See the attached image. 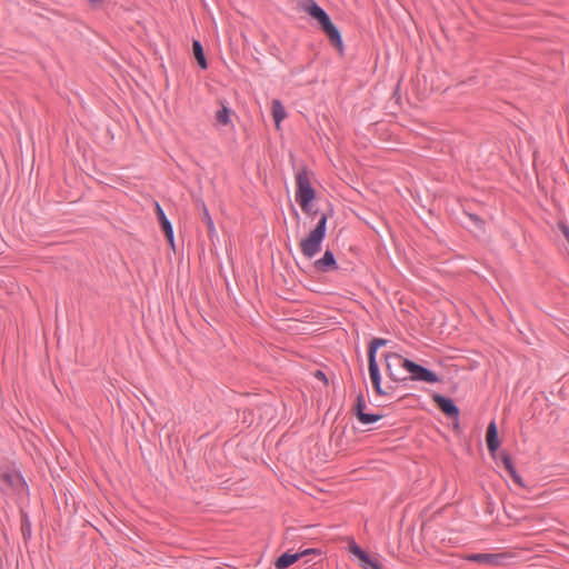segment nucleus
Instances as JSON below:
<instances>
[{"label": "nucleus", "mask_w": 569, "mask_h": 569, "mask_svg": "<svg viewBox=\"0 0 569 569\" xmlns=\"http://www.w3.org/2000/svg\"><path fill=\"white\" fill-rule=\"evenodd\" d=\"M327 221L328 214L321 213L315 229L300 242L301 252L306 258L311 259L320 251L327 232Z\"/></svg>", "instance_id": "obj_1"}, {"label": "nucleus", "mask_w": 569, "mask_h": 569, "mask_svg": "<svg viewBox=\"0 0 569 569\" xmlns=\"http://www.w3.org/2000/svg\"><path fill=\"white\" fill-rule=\"evenodd\" d=\"M316 199V190L311 186L310 172L302 168L296 173V201L303 212H308V204Z\"/></svg>", "instance_id": "obj_2"}, {"label": "nucleus", "mask_w": 569, "mask_h": 569, "mask_svg": "<svg viewBox=\"0 0 569 569\" xmlns=\"http://www.w3.org/2000/svg\"><path fill=\"white\" fill-rule=\"evenodd\" d=\"M385 362L387 375L392 381L403 382L408 380L407 376H402V371H406V362H409V359L396 352H388L385 355Z\"/></svg>", "instance_id": "obj_3"}, {"label": "nucleus", "mask_w": 569, "mask_h": 569, "mask_svg": "<svg viewBox=\"0 0 569 569\" xmlns=\"http://www.w3.org/2000/svg\"><path fill=\"white\" fill-rule=\"evenodd\" d=\"M27 488L26 480L21 473L14 469H6L0 473V490L4 493L9 491L20 493Z\"/></svg>", "instance_id": "obj_4"}, {"label": "nucleus", "mask_w": 569, "mask_h": 569, "mask_svg": "<svg viewBox=\"0 0 569 569\" xmlns=\"http://www.w3.org/2000/svg\"><path fill=\"white\" fill-rule=\"evenodd\" d=\"M406 371L409 373L408 379L410 380L422 381L427 383H436L440 380L436 372L419 363H416L412 360L406 362Z\"/></svg>", "instance_id": "obj_5"}, {"label": "nucleus", "mask_w": 569, "mask_h": 569, "mask_svg": "<svg viewBox=\"0 0 569 569\" xmlns=\"http://www.w3.org/2000/svg\"><path fill=\"white\" fill-rule=\"evenodd\" d=\"M368 369H369V376H370L375 392L378 396L391 395L392 391L395 390V388L392 386H388L386 389H383L381 387V375H380L378 361L368 360Z\"/></svg>", "instance_id": "obj_6"}, {"label": "nucleus", "mask_w": 569, "mask_h": 569, "mask_svg": "<svg viewBox=\"0 0 569 569\" xmlns=\"http://www.w3.org/2000/svg\"><path fill=\"white\" fill-rule=\"evenodd\" d=\"M432 401L437 405V407L449 418H458L459 408L456 406L455 401L451 398L446 396L433 393Z\"/></svg>", "instance_id": "obj_7"}, {"label": "nucleus", "mask_w": 569, "mask_h": 569, "mask_svg": "<svg viewBox=\"0 0 569 569\" xmlns=\"http://www.w3.org/2000/svg\"><path fill=\"white\" fill-rule=\"evenodd\" d=\"M321 30L326 33L328 37L330 43L342 51L343 49V41L341 33L339 29L333 24L330 18H328L326 21H323L322 24H320Z\"/></svg>", "instance_id": "obj_8"}, {"label": "nucleus", "mask_w": 569, "mask_h": 569, "mask_svg": "<svg viewBox=\"0 0 569 569\" xmlns=\"http://www.w3.org/2000/svg\"><path fill=\"white\" fill-rule=\"evenodd\" d=\"M313 268L318 272L327 273L338 269L337 260L332 251L326 250L322 258L313 262Z\"/></svg>", "instance_id": "obj_9"}, {"label": "nucleus", "mask_w": 569, "mask_h": 569, "mask_svg": "<svg viewBox=\"0 0 569 569\" xmlns=\"http://www.w3.org/2000/svg\"><path fill=\"white\" fill-rule=\"evenodd\" d=\"M311 552H316V550L315 549H306L302 552H296V553L284 552L277 558V560L274 561V567L277 569H287L291 565H293L296 561H298L302 556L311 553Z\"/></svg>", "instance_id": "obj_10"}, {"label": "nucleus", "mask_w": 569, "mask_h": 569, "mask_svg": "<svg viewBox=\"0 0 569 569\" xmlns=\"http://www.w3.org/2000/svg\"><path fill=\"white\" fill-rule=\"evenodd\" d=\"M463 559L486 566H497L500 563L501 556L498 553H468Z\"/></svg>", "instance_id": "obj_11"}, {"label": "nucleus", "mask_w": 569, "mask_h": 569, "mask_svg": "<svg viewBox=\"0 0 569 569\" xmlns=\"http://www.w3.org/2000/svg\"><path fill=\"white\" fill-rule=\"evenodd\" d=\"M156 214L168 242L173 247L174 237L172 224L158 202L156 203Z\"/></svg>", "instance_id": "obj_12"}, {"label": "nucleus", "mask_w": 569, "mask_h": 569, "mask_svg": "<svg viewBox=\"0 0 569 569\" xmlns=\"http://www.w3.org/2000/svg\"><path fill=\"white\" fill-rule=\"evenodd\" d=\"M500 460L503 465V468L506 469V471L508 472V475L511 477V479L513 480V482L516 485H518L519 487H525V483L522 481V478L520 477V475L518 473L515 465H513V461H512V458L511 456L506 452V451H502L500 453Z\"/></svg>", "instance_id": "obj_13"}, {"label": "nucleus", "mask_w": 569, "mask_h": 569, "mask_svg": "<svg viewBox=\"0 0 569 569\" xmlns=\"http://www.w3.org/2000/svg\"><path fill=\"white\" fill-rule=\"evenodd\" d=\"M303 10L318 21L319 24H322L329 17V14L315 1L307 0L303 3Z\"/></svg>", "instance_id": "obj_14"}, {"label": "nucleus", "mask_w": 569, "mask_h": 569, "mask_svg": "<svg viewBox=\"0 0 569 569\" xmlns=\"http://www.w3.org/2000/svg\"><path fill=\"white\" fill-rule=\"evenodd\" d=\"M486 442L488 451L493 456L500 446L498 428L495 421H491L487 428Z\"/></svg>", "instance_id": "obj_15"}, {"label": "nucleus", "mask_w": 569, "mask_h": 569, "mask_svg": "<svg viewBox=\"0 0 569 569\" xmlns=\"http://www.w3.org/2000/svg\"><path fill=\"white\" fill-rule=\"evenodd\" d=\"M192 51H193V56L199 64V67L203 70H206L208 68V62H207V59H206V56H204V51H203V48H202V44L199 40H193L192 42Z\"/></svg>", "instance_id": "obj_16"}, {"label": "nucleus", "mask_w": 569, "mask_h": 569, "mask_svg": "<svg viewBox=\"0 0 569 569\" xmlns=\"http://www.w3.org/2000/svg\"><path fill=\"white\" fill-rule=\"evenodd\" d=\"M388 340L383 338H373L368 347V360L377 361V351L380 347L387 346Z\"/></svg>", "instance_id": "obj_17"}, {"label": "nucleus", "mask_w": 569, "mask_h": 569, "mask_svg": "<svg viewBox=\"0 0 569 569\" xmlns=\"http://www.w3.org/2000/svg\"><path fill=\"white\" fill-rule=\"evenodd\" d=\"M272 117L276 122V126L278 127L280 122L286 118L287 113L282 106V103L279 100L272 101Z\"/></svg>", "instance_id": "obj_18"}, {"label": "nucleus", "mask_w": 569, "mask_h": 569, "mask_svg": "<svg viewBox=\"0 0 569 569\" xmlns=\"http://www.w3.org/2000/svg\"><path fill=\"white\" fill-rule=\"evenodd\" d=\"M366 406L367 405H366L365 396L361 392H359L357 396V399H356V403L352 409L357 419H360V417L365 413Z\"/></svg>", "instance_id": "obj_19"}, {"label": "nucleus", "mask_w": 569, "mask_h": 569, "mask_svg": "<svg viewBox=\"0 0 569 569\" xmlns=\"http://www.w3.org/2000/svg\"><path fill=\"white\" fill-rule=\"evenodd\" d=\"M216 120L222 126H228L230 123V109L222 106V108L216 112Z\"/></svg>", "instance_id": "obj_20"}, {"label": "nucleus", "mask_w": 569, "mask_h": 569, "mask_svg": "<svg viewBox=\"0 0 569 569\" xmlns=\"http://www.w3.org/2000/svg\"><path fill=\"white\" fill-rule=\"evenodd\" d=\"M363 569H383L382 565L377 560L372 559L367 552L365 558L359 559Z\"/></svg>", "instance_id": "obj_21"}, {"label": "nucleus", "mask_w": 569, "mask_h": 569, "mask_svg": "<svg viewBox=\"0 0 569 569\" xmlns=\"http://www.w3.org/2000/svg\"><path fill=\"white\" fill-rule=\"evenodd\" d=\"M463 212L475 223V226L478 228V230H480L482 232L485 231L486 222L480 216H478L476 213L468 212L466 210Z\"/></svg>", "instance_id": "obj_22"}, {"label": "nucleus", "mask_w": 569, "mask_h": 569, "mask_svg": "<svg viewBox=\"0 0 569 569\" xmlns=\"http://www.w3.org/2000/svg\"><path fill=\"white\" fill-rule=\"evenodd\" d=\"M383 416L379 413H363L360 419H358L362 425H371L379 421Z\"/></svg>", "instance_id": "obj_23"}, {"label": "nucleus", "mask_w": 569, "mask_h": 569, "mask_svg": "<svg viewBox=\"0 0 569 569\" xmlns=\"http://www.w3.org/2000/svg\"><path fill=\"white\" fill-rule=\"evenodd\" d=\"M349 551L355 555L358 559L360 558H365L366 557V551L360 547L358 546L355 540H351L350 545H349Z\"/></svg>", "instance_id": "obj_24"}, {"label": "nucleus", "mask_w": 569, "mask_h": 569, "mask_svg": "<svg viewBox=\"0 0 569 569\" xmlns=\"http://www.w3.org/2000/svg\"><path fill=\"white\" fill-rule=\"evenodd\" d=\"M21 531H22V535H23L24 539L30 538V536H31V523H30V521L28 520L27 517H24V519H23V521L21 523Z\"/></svg>", "instance_id": "obj_25"}, {"label": "nucleus", "mask_w": 569, "mask_h": 569, "mask_svg": "<svg viewBox=\"0 0 569 569\" xmlns=\"http://www.w3.org/2000/svg\"><path fill=\"white\" fill-rule=\"evenodd\" d=\"M203 221L206 222V224L208 227V231L209 232L213 231V229H214L213 221H212V219L209 214V211L204 204H203Z\"/></svg>", "instance_id": "obj_26"}, {"label": "nucleus", "mask_w": 569, "mask_h": 569, "mask_svg": "<svg viewBox=\"0 0 569 569\" xmlns=\"http://www.w3.org/2000/svg\"><path fill=\"white\" fill-rule=\"evenodd\" d=\"M305 213L308 214V216L315 217L318 213V211L313 210L311 202H309V204H308V212H305Z\"/></svg>", "instance_id": "obj_27"}, {"label": "nucleus", "mask_w": 569, "mask_h": 569, "mask_svg": "<svg viewBox=\"0 0 569 569\" xmlns=\"http://www.w3.org/2000/svg\"><path fill=\"white\" fill-rule=\"evenodd\" d=\"M92 7H99L101 6L104 0H87Z\"/></svg>", "instance_id": "obj_28"}, {"label": "nucleus", "mask_w": 569, "mask_h": 569, "mask_svg": "<svg viewBox=\"0 0 569 569\" xmlns=\"http://www.w3.org/2000/svg\"><path fill=\"white\" fill-rule=\"evenodd\" d=\"M316 377L320 380H323L325 382H327V377L325 375V372L320 371V370H317L316 372Z\"/></svg>", "instance_id": "obj_29"}, {"label": "nucleus", "mask_w": 569, "mask_h": 569, "mask_svg": "<svg viewBox=\"0 0 569 569\" xmlns=\"http://www.w3.org/2000/svg\"><path fill=\"white\" fill-rule=\"evenodd\" d=\"M293 213H295V216H296L297 218H299V213H298V211H297L296 209H293Z\"/></svg>", "instance_id": "obj_30"}]
</instances>
